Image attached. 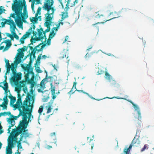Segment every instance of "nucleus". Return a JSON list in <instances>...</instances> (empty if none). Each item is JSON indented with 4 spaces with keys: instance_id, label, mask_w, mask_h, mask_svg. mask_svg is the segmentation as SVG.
Wrapping results in <instances>:
<instances>
[{
    "instance_id": "f257e3e1",
    "label": "nucleus",
    "mask_w": 154,
    "mask_h": 154,
    "mask_svg": "<svg viewBox=\"0 0 154 154\" xmlns=\"http://www.w3.org/2000/svg\"><path fill=\"white\" fill-rule=\"evenodd\" d=\"M12 8L14 13L11 14L10 17L15 18V21L18 26L23 27V22H26L28 17L25 0H14Z\"/></svg>"
},
{
    "instance_id": "f03ea898",
    "label": "nucleus",
    "mask_w": 154,
    "mask_h": 154,
    "mask_svg": "<svg viewBox=\"0 0 154 154\" xmlns=\"http://www.w3.org/2000/svg\"><path fill=\"white\" fill-rule=\"evenodd\" d=\"M18 99L15 105V107L18 110H24L26 109L33 106L35 96L27 93L25 100L22 103L20 94H17Z\"/></svg>"
},
{
    "instance_id": "7ed1b4c3",
    "label": "nucleus",
    "mask_w": 154,
    "mask_h": 154,
    "mask_svg": "<svg viewBox=\"0 0 154 154\" xmlns=\"http://www.w3.org/2000/svg\"><path fill=\"white\" fill-rule=\"evenodd\" d=\"M54 4L53 0H45L42 8L47 11V12L45 15H47L45 18L46 21L45 23L46 27L49 26L52 23L51 21L53 17V14L55 10L54 7L53 6Z\"/></svg>"
},
{
    "instance_id": "20e7f679",
    "label": "nucleus",
    "mask_w": 154,
    "mask_h": 154,
    "mask_svg": "<svg viewBox=\"0 0 154 154\" xmlns=\"http://www.w3.org/2000/svg\"><path fill=\"white\" fill-rule=\"evenodd\" d=\"M33 106H32L23 110L24 116H23L22 120L20 121L21 125L23 128H27L29 122H31V116Z\"/></svg>"
},
{
    "instance_id": "39448f33",
    "label": "nucleus",
    "mask_w": 154,
    "mask_h": 154,
    "mask_svg": "<svg viewBox=\"0 0 154 154\" xmlns=\"http://www.w3.org/2000/svg\"><path fill=\"white\" fill-rule=\"evenodd\" d=\"M20 128H17L15 129H13L12 131L10 134V136L8 139V143L14 146L15 143L17 142V137L21 134V131L18 132Z\"/></svg>"
},
{
    "instance_id": "423d86ee",
    "label": "nucleus",
    "mask_w": 154,
    "mask_h": 154,
    "mask_svg": "<svg viewBox=\"0 0 154 154\" xmlns=\"http://www.w3.org/2000/svg\"><path fill=\"white\" fill-rule=\"evenodd\" d=\"M11 69L13 76L11 78V81L16 83H17L18 81L21 79L22 76V74L20 72H19L18 73H16V68L17 67L15 66V65L14 63H12L11 64Z\"/></svg>"
},
{
    "instance_id": "0eeeda50",
    "label": "nucleus",
    "mask_w": 154,
    "mask_h": 154,
    "mask_svg": "<svg viewBox=\"0 0 154 154\" xmlns=\"http://www.w3.org/2000/svg\"><path fill=\"white\" fill-rule=\"evenodd\" d=\"M45 72L46 73V76L45 78L43 79L41 82L40 84H39L40 87L39 88V92L42 93V95L43 97H49V93L48 91L45 90L43 91V90L45 88V82L47 81V72L45 70Z\"/></svg>"
},
{
    "instance_id": "6e6552de",
    "label": "nucleus",
    "mask_w": 154,
    "mask_h": 154,
    "mask_svg": "<svg viewBox=\"0 0 154 154\" xmlns=\"http://www.w3.org/2000/svg\"><path fill=\"white\" fill-rule=\"evenodd\" d=\"M96 15L95 16V18H99L100 20V22L97 23L95 24H92V26H94L96 24L100 23H104L106 22L107 21L110 20L112 19H114L117 17H113L112 18H111L110 19H107L105 18V17L103 15L99 14H98L97 12L96 13Z\"/></svg>"
},
{
    "instance_id": "1a4fd4ad",
    "label": "nucleus",
    "mask_w": 154,
    "mask_h": 154,
    "mask_svg": "<svg viewBox=\"0 0 154 154\" xmlns=\"http://www.w3.org/2000/svg\"><path fill=\"white\" fill-rule=\"evenodd\" d=\"M44 36H45L44 38L40 41H42V43L39 44V46L42 45L41 48L39 49V51H42L43 48L47 45H49L51 44V40L52 38L49 37V38L47 40V42H46L47 38L46 36L45 35V33H44Z\"/></svg>"
},
{
    "instance_id": "9d476101",
    "label": "nucleus",
    "mask_w": 154,
    "mask_h": 154,
    "mask_svg": "<svg viewBox=\"0 0 154 154\" xmlns=\"http://www.w3.org/2000/svg\"><path fill=\"white\" fill-rule=\"evenodd\" d=\"M114 98H117L118 99H124L126 100H127L128 102H130L131 103L132 105H133V107H134V108L135 109V110L137 111V113L138 115V118H139L140 119H141V112H140V110L139 109V107L136 104L134 103L131 100H127V99L125 98H118L116 97H114L113 98H110V99H112Z\"/></svg>"
},
{
    "instance_id": "9b49d317",
    "label": "nucleus",
    "mask_w": 154,
    "mask_h": 154,
    "mask_svg": "<svg viewBox=\"0 0 154 154\" xmlns=\"http://www.w3.org/2000/svg\"><path fill=\"white\" fill-rule=\"evenodd\" d=\"M50 26L49 25V26L47 27V28L44 31L43 29L42 28L39 29V41H40L42 39L44 38L45 36H44V33H45H45L48 32L50 30Z\"/></svg>"
},
{
    "instance_id": "f8f14e48",
    "label": "nucleus",
    "mask_w": 154,
    "mask_h": 154,
    "mask_svg": "<svg viewBox=\"0 0 154 154\" xmlns=\"http://www.w3.org/2000/svg\"><path fill=\"white\" fill-rule=\"evenodd\" d=\"M29 47V48L30 50H32L31 52L32 54H34L35 52V49L34 48H33L31 46H28L27 47L24 46L23 48H19L18 50L19 52L20 53L19 54H20V55L22 54H21L22 53H23V52L26 51H27Z\"/></svg>"
},
{
    "instance_id": "ddd939ff",
    "label": "nucleus",
    "mask_w": 154,
    "mask_h": 154,
    "mask_svg": "<svg viewBox=\"0 0 154 154\" xmlns=\"http://www.w3.org/2000/svg\"><path fill=\"white\" fill-rule=\"evenodd\" d=\"M32 27H31L29 31L27 32H26V34H25L23 35V36L21 37L20 39V41L21 42V44H23L24 43V39L27 38L29 35L32 33Z\"/></svg>"
},
{
    "instance_id": "4468645a",
    "label": "nucleus",
    "mask_w": 154,
    "mask_h": 154,
    "mask_svg": "<svg viewBox=\"0 0 154 154\" xmlns=\"http://www.w3.org/2000/svg\"><path fill=\"white\" fill-rule=\"evenodd\" d=\"M19 115L17 116H13L11 114V115H10L11 118H7V120H8L9 119H11L13 120L14 121H15L14 120L17 119L20 116L23 117V116H24V113H23V110H19Z\"/></svg>"
},
{
    "instance_id": "2eb2a0df",
    "label": "nucleus",
    "mask_w": 154,
    "mask_h": 154,
    "mask_svg": "<svg viewBox=\"0 0 154 154\" xmlns=\"http://www.w3.org/2000/svg\"><path fill=\"white\" fill-rule=\"evenodd\" d=\"M21 55H19L15 57V60L14 62V64L15 65V66L17 67V65L21 62V58L23 57V53Z\"/></svg>"
},
{
    "instance_id": "dca6fc26",
    "label": "nucleus",
    "mask_w": 154,
    "mask_h": 154,
    "mask_svg": "<svg viewBox=\"0 0 154 154\" xmlns=\"http://www.w3.org/2000/svg\"><path fill=\"white\" fill-rule=\"evenodd\" d=\"M51 91L52 93V98L53 100H54L56 97V93H55V86H53L52 84V83L51 84ZM60 92L59 91H58L57 92L56 94H60Z\"/></svg>"
},
{
    "instance_id": "f3484780",
    "label": "nucleus",
    "mask_w": 154,
    "mask_h": 154,
    "mask_svg": "<svg viewBox=\"0 0 154 154\" xmlns=\"http://www.w3.org/2000/svg\"><path fill=\"white\" fill-rule=\"evenodd\" d=\"M38 8L37 11L36 13L35 14V17H32L31 19V18H30V20L31 22L33 24H34L36 23H37L38 18Z\"/></svg>"
},
{
    "instance_id": "a211bd4d",
    "label": "nucleus",
    "mask_w": 154,
    "mask_h": 154,
    "mask_svg": "<svg viewBox=\"0 0 154 154\" xmlns=\"http://www.w3.org/2000/svg\"><path fill=\"white\" fill-rule=\"evenodd\" d=\"M8 122L11 125L9 127L8 129V133H10L11 131V127L15 125V122L13 120L11 119H9L8 120H7Z\"/></svg>"
},
{
    "instance_id": "6ab92c4d",
    "label": "nucleus",
    "mask_w": 154,
    "mask_h": 154,
    "mask_svg": "<svg viewBox=\"0 0 154 154\" xmlns=\"http://www.w3.org/2000/svg\"><path fill=\"white\" fill-rule=\"evenodd\" d=\"M14 146L8 143V146L7 147L6 149V154H12V148Z\"/></svg>"
},
{
    "instance_id": "aec40b11",
    "label": "nucleus",
    "mask_w": 154,
    "mask_h": 154,
    "mask_svg": "<svg viewBox=\"0 0 154 154\" xmlns=\"http://www.w3.org/2000/svg\"><path fill=\"white\" fill-rule=\"evenodd\" d=\"M4 43L6 44V46L3 50V51L7 50L9 48L11 45V42L10 40H8L6 42H2L1 44Z\"/></svg>"
},
{
    "instance_id": "412c9836",
    "label": "nucleus",
    "mask_w": 154,
    "mask_h": 154,
    "mask_svg": "<svg viewBox=\"0 0 154 154\" xmlns=\"http://www.w3.org/2000/svg\"><path fill=\"white\" fill-rule=\"evenodd\" d=\"M4 20H5L6 24L9 25L10 26V28H11L12 26L14 24H15L14 21L11 19H10L9 20L4 19Z\"/></svg>"
},
{
    "instance_id": "4be33fe9",
    "label": "nucleus",
    "mask_w": 154,
    "mask_h": 154,
    "mask_svg": "<svg viewBox=\"0 0 154 154\" xmlns=\"http://www.w3.org/2000/svg\"><path fill=\"white\" fill-rule=\"evenodd\" d=\"M62 17L61 20V21H63L65 18H67L68 17V11L63 12L62 13Z\"/></svg>"
},
{
    "instance_id": "5701e85b",
    "label": "nucleus",
    "mask_w": 154,
    "mask_h": 154,
    "mask_svg": "<svg viewBox=\"0 0 154 154\" xmlns=\"http://www.w3.org/2000/svg\"><path fill=\"white\" fill-rule=\"evenodd\" d=\"M3 100L4 102L2 103V104L0 105V106L3 107V109H6L7 108V105L8 104V100L3 98Z\"/></svg>"
},
{
    "instance_id": "b1692460",
    "label": "nucleus",
    "mask_w": 154,
    "mask_h": 154,
    "mask_svg": "<svg viewBox=\"0 0 154 154\" xmlns=\"http://www.w3.org/2000/svg\"><path fill=\"white\" fill-rule=\"evenodd\" d=\"M21 122H20V123L18 125V126L17 128H20V130H19V131H18V132H20L21 131V134L22 133V132H26L27 131H28V130H26V128H23L22 126V125H21Z\"/></svg>"
},
{
    "instance_id": "393cba45",
    "label": "nucleus",
    "mask_w": 154,
    "mask_h": 154,
    "mask_svg": "<svg viewBox=\"0 0 154 154\" xmlns=\"http://www.w3.org/2000/svg\"><path fill=\"white\" fill-rule=\"evenodd\" d=\"M0 87L2 88H8V83L6 81H3V82H1L0 83Z\"/></svg>"
},
{
    "instance_id": "a878e982",
    "label": "nucleus",
    "mask_w": 154,
    "mask_h": 154,
    "mask_svg": "<svg viewBox=\"0 0 154 154\" xmlns=\"http://www.w3.org/2000/svg\"><path fill=\"white\" fill-rule=\"evenodd\" d=\"M8 97L10 99L11 103H14L16 101V98L15 97L13 96L11 94H10L8 96Z\"/></svg>"
},
{
    "instance_id": "bb28decb",
    "label": "nucleus",
    "mask_w": 154,
    "mask_h": 154,
    "mask_svg": "<svg viewBox=\"0 0 154 154\" xmlns=\"http://www.w3.org/2000/svg\"><path fill=\"white\" fill-rule=\"evenodd\" d=\"M16 29V28L15 24H14L12 26V27L11 28H10V30L12 35L16 34L15 31V29Z\"/></svg>"
},
{
    "instance_id": "cd10ccee",
    "label": "nucleus",
    "mask_w": 154,
    "mask_h": 154,
    "mask_svg": "<svg viewBox=\"0 0 154 154\" xmlns=\"http://www.w3.org/2000/svg\"><path fill=\"white\" fill-rule=\"evenodd\" d=\"M35 37V38H33L32 37L31 39L30 40V42L31 43L29 45L31 44H32L33 43H35L36 41H38V37H36V36Z\"/></svg>"
},
{
    "instance_id": "c85d7f7f",
    "label": "nucleus",
    "mask_w": 154,
    "mask_h": 154,
    "mask_svg": "<svg viewBox=\"0 0 154 154\" xmlns=\"http://www.w3.org/2000/svg\"><path fill=\"white\" fill-rule=\"evenodd\" d=\"M71 0H68L67 1V3L66 5L65 8H64V10L66 11H68V10L70 8L69 7V5L71 2Z\"/></svg>"
},
{
    "instance_id": "c756f323",
    "label": "nucleus",
    "mask_w": 154,
    "mask_h": 154,
    "mask_svg": "<svg viewBox=\"0 0 154 154\" xmlns=\"http://www.w3.org/2000/svg\"><path fill=\"white\" fill-rule=\"evenodd\" d=\"M76 83L75 82H74L73 85V86L71 90L70 91H69V92H68V94H73L74 93L75 91H74V92H73L72 91V89L74 87L75 88V89H76Z\"/></svg>"
},
{
    "instance_id": "7c9ffc66",
    "label": "nucleus",
    "mask_w": 154,
    "mask_h": 154,
    "mask_svg": "<svg viewBox=\"0 0 154 154\" xmlns=\"http://www.w3.org/2000/svg\"><path fill=\"white\" fill-rule=\"evenodd\" d=\"M75 91H77L79 92H82L83 93L88 95L89 97H90L91 99H95V98L93 97H91L89 94H88V93H86V92H84L83 91V90H77V89H76V90H75Z\"/></svg>"
},
{
    "instance_id": "2f4dec72",
    "label": "nucleus",
    "mask_w": 154,
    "mask_h": 154,
    "mask_svg": "<svg viewBox=\"0 0 154 154\" xmlns=\"http://www.w3.org/2000/svg\"><path fill=\"white\" fill-rule=\"evenodd\" d=\"M3 90H4L5 92V96L4 97V99H8L7 97H8V88H2Z\"/></svg>"
},
{
    "instance_id": "473e14b6",
    "label": "nucleus",
    "mask_w": 154,
    "mask_h": 154,
    "mask_svg": "<svg viewBox=\"0 0 154 154\" xmlns=\"http://www.w3.org/2000/svg\"><path fill=\"white\" fill-rule=\"evenodd\" d=\"M55 35V33L53 30H51V32L50 33L49 37L52 38Z\"/></svg>"
},
{
    "instance_id": "72a5a7b5",
    "label": "nucleus",
    "mask_w": 154,
    "mask_h": 154,
    "mask_svg": "<svg viewBox=\"0 0 154 154\" xmlns=\"http://www.w3.org/2000/svg\"><path fill=\"white\" fill-rule=\"evenodd\" d=\"M8 115H11V112H3L0 113V117L2 116H5Z\"/></svg>"
},
{
    "instance_id": "f704fd0d",
    "label": "nucleus",
    "mask_w": 154,
    "mask_h": 154,
    "mask_svg": "<svg viewBox=\"0 0 154 154\" xmlns=\"http://www.w3.org/2000/svg\"><path fill=\"white\" fill-rule=\"evenodd\" d=\"M35 25L34 24H33L32 25V28L33 29V30H32V33H33V36H36V35L37 34V32H36L34 31V30L35 29Z\"/></svg>"
},
{
    "instance_id": "c9c22d12",
    "label": "nucleus",
    "mask_w": 154,
    "mask_h": 154,
    "mask_svg": "<svg viewBox=\"0 0 154 154\" xmlns=\"http://www.w3.org/2000/svg\"><path fill=\"white\" fill-rule=\"evenodd\" d=\"M105 73L106 78L107 79L110 80L111 79V75L106 71L105 72Z\"/></svg>"
},
{
    "instance_id": "e433bc0d",
    "label": "nucleus",
    "mask_w": 154,
    "mask_h": 154,
    "mask_svg": "<svg viewBox=\"0 0 154 154\" xmlns=\"http://www.w3.org/2000/svg\"><path fill=\"white\" fill-rule=\"evenodd\" d=\"M66 53L63 52L61 54V56L60 57V59H63L66 57Z\"/></svg>"
},
{
    "instance_id": "4c0bfd02",
    "label": "nucleus",
    "mask_w": 154,
    "mask_h": 154,
    "mask_svg": "<svg viewBox=\"0 0 154 154\" xmlns=\"http://www.w3.org/2000/svg\"><path fill=\"white\" fill-rule=\"evenodd\" d=\"M47 57V56L45 55H44L42 56V54L39 55V64L40 63V60L41 59H45Z\"/></svg>"
},
{
    "instance_id": "58836bf2",
    "label": "nucleus",
    "mask_w": 154,
    "mask_h": 154,
    "mask_svg": "<svg viewBox=\"0 0 154 154\" xmlns=\"http://www.w3.org/2000/svg\"><path fill=\"white\" fill-rule=\"evenodd\" d=\"M22 134L25 138L29 137L30 135L29 134L28 132H23Z\"/></svg>"
},
{
    "instance_id": "ea45409f",
    "label": "nucleus",
    "mask_w": 154,
    "mask_h": 154,
    "mask_svg": "<svg viewBox=\"0 0 154 154\" xmlns=\"http://www.w3.org/2000/svg\"><path fill=\"white\" fill-rule=\"evenodd\" d=\"M17 147L18 148V149H21L22 148V147L21 146V143H20V141H18L17 142Z\"/></svg>"
},
{
    "instance_id": "a19ab883",
    "label": "nucleus",
    "mask_w": 154,
    "mask_h": 154,
    "mask_svg": "<svg viewBox=\"0 0 154 154\" xmlns=\"http://www.w3.org/2000/svg\"><path fill=\"white\" fill-rule=\"evenodd\" d=\"M25 71H27L28 72H30V71L29 67L26 66L24 67H23Z\"/></svg>"
},
{
    "instance_id": "79ce46f5",
    "label": "nucleus",
    "mask_w": 154,
    "mask_h": 154,
    "mask_svg": "<svg viewBox=\"0 0 154 154\" xmlns=\"http://www.w3.org/2000/svg\"><path fill=\"white\" fill-rule=\"evenodd\" d=\"M4 7L1 6L0 7V15L2 14L3 12L5 11V9H4Z\"/></svg>"
},
{
    "instance_id": "37998d69",
    "label": "nucleus",
    "mask_w": 154,
    "mask_h": 154,
    "mask_svg": "<svg viewBox=\"0 0 154 154\" xmlns=\"http://www.w3.org/2000/svg\"><path fill=\"white\" fill-rule=\"evenodd\" d=\"M104 71H103L101 69H99L97 72V75H101L103 74L104 73Z\"/></svg>"
},
{
    "instance_id": "c03bdc74",
    "label": "nucleus",
    "mask_w": 154,
    "mask_h": 154,
    "mask_svg": "<svg viewBox=\"0 0 154 154\" xmlns=\"http://www.w3.org/2000/svg\"><path fill=\"white\" fill-rule=\"evenodd\" d=\"M49 98V97H43L42 99V101L43 102H47Z\"/></svg>"
},
{
    "instance_id": "a18cd8bd",
    "label": "nucleus",
    "mask_w": 154,
    "mask_h": 154,
    "mask_svg": "<svg viewBox=\"0 0 154 154\" xmlns=\"http://www.w3.org/2000/svg\"><path fill=\"white\" fill-rule=\"evenodd\" d=\"M6 67V72L5 73H9L10 71V69L11 68V66H7Z\"/></svg>"
},
{
    "instance_id": "49530a36",
    "label": "nucleus",
    "mask_w": 154,
    "mask_h": 154,
    "mask_svg": "<svg viewBox=\"0 0 154 154\" xmlns=\"http://www.w3.org/2000/svg\"><path fill=\"white\" fill-rule=\"evenodd\" d=\"M5 62L6 63L5 66H11L10 65V63H9V61L8 60L5 59Z\"/></svg>"
},
{
    "instance_id": "de8ad7c7",
    "label": "nucleus",
    "mask_w": 154,
    "mask_h": 154,
    "mask_svg": "<svg viewBox=\"0 0 154 154\" xmlns=\"http://www.w3.org/2000/svg\"><path fill=\"white\" fill-rule=\"evenodd\" d=\"M52 109V108L51 107V106H48V108L47 109V113H50V112H51V110Z\"/></svg>"
},
{
    "instance_id": "09e8293b",
    "label": "nucleus",
    "mask_w": 154,
    "mask_h": 154,
    "mask_svg": "<svg viewBox=\"0 0 154 154\" xmlns=\"http://www.w3.org/2000/svg\"><path fill=\"white\" fill-rule=\"evenodd\" d=\"M148 146V145L146 144L145 145L143 146V147L141 149V151L143 152L144 151L146 148L148 149V147H147Z\"/></svg>"
},
{
    "instance_id": "8fccbe9b",
    "label": "nucleus",
    "mask_w": 154,
    "mask_h": 154,
    "mask_svg": "<svg viewBox=\"0 0 154 154\" xmlns=\"http://www.w3.org/2000/svg\"><path fill=\"white\" fill-rule=\"evenodd\" d=\"M91 55L90 54L87 53L86 55L85 56V58L86 59H88V58L90 57Z\"/></svg>"
},
{
    "instance_id": "3c124183",
    "label": "nucleus",
    "mask_w": 154,
    "mask_h": 154,
    "mask_svg": "<svg viewBox=\"0 0 154 154\" xmlns=\"http://www.w3.org/2000/svg\"><path fill=\"white\" fill-rule=\"evenodd\" d=\"M43 107L42 106H41L39 108V113L41 114V113L43 111Z\"/></svg>"
},
{
    "instance_id": "603ef678",
    "label": "nucleus",
    "mask_w": 154,
    "mask_h": 154,
    "mask_svg": "<svg viewBox=\"0 0 154 154\" xmlns=\"http://www.w3.org/2000/svg\"><path fill=\"white\" fill-rule=\"evenodd\" d=\"M16 90L17 91V93L18 94H20L19 92L20 91V88H16Z\"/></svg>"
},
{
    "instance_id": "864d4df0",
    "label": "nucleus",
    "mask_w": 154,
    "mask_h": 154,
    "mask_svg": "<svg viewBox=\"0 0 154 154\" xmlns=\"http://www.w3.org/2000/svg\"><path fill=\"white\" fill-rule=\"evenodd\" d=\"M14 36V37L17 39L18 40L19 39V37L16 34H14L13 35Z\"/></svg>"
},
{
    "instance_id": "5fc2aeb1",
    "label": "nucleus",
    "mask_w": 154,
    "mask_h": 154,
    "mask_svg": "<svg viewBox=\"0 0 154 154\" xmlns=\"http://www.w3.org/2000/svg\"><path fill=\"white\" fill-rule=\"evenodd\" d=\"M69 38V37L68 36H66L65 37V39L64 40L63 43H65L66 42L68 39Z\"/></svg>"
},
{
    "instance_id": "6e6d98bb",
    "label": "nucleus",
    "mask_w": 154,
    "mask_h": 154,
    "mask_svg": "<svg viewBox=\"0 0 154 154\" xmlns=\"http://www.w3.org/2000/svg\"><path fill=\"white\" fill-rule=\"evenodd\" d=\"M58 1L59 2H60V3L61 5H62V8H64V5H63L62 3V0H58Z\"/></svg>"
},
{
    "instance_id": "4d7b16f0",
    "label": "nucleus",
    "mask_w": 154,
    "mask_h": 154,
    "mask_svg": "<svg viewBox=\"0 0 154 154\" xmlns=\"http://www.w3.org/2000/svg\"><path fill=\"white\" fill-rule=\"evenodd\" d=\"M6 24L5 21L4 22H2V23H1V25H2V27H5V24Z\"/></svg>"
},
{
    "instance_id": "13d9d810",
    "label": "nucleus",
    "mask_w": 154,
    "mask_h": 154,
    "mask_svg": "<svg viewBox=\"0 0 154 154\" xmlns=\"http://www.w3.org/2000/svg\"><path fill=\"white\" fill-rule=\"evenodd\" d=\"M31 73V72H29L27 73L26 74V75H25V78L26 79H29V74Z\"/></svg>"
},
{
    "instance_id": "bf43d9fd",
    "label": "nucleus",
    "mask_w": 154,
    "mask_h": 154,
    "mask_svg": "<svg viewBox=\"0 0 154 154\" xmlns=\"http://www.w3.org/2000/svg\"><path fill=\"white\" fill-rule=\"evenodd\" d=\"M23 137V136L21 134L20 136V140L18 141H20V142L22 140Z\"/></svg>"
},
{
    "instance_id": "052dcab7",
    "label": "nucleus",
    "mask_w": 154,
    "mask_h": 154,
    "mask_svg": "<svg viewBox=\"0 0 154 154\" xmlns=\"http://www.w3.org/2000/svg\"><path fill=\"white\" fill-rule=\"evenodd\" d=\"M56 135V134L55 132H53L51 133L50 134V136L51 137H52L53 136H55Z\"/></svg>"
},
{
    "instance_id": "680f3d73",
    "label": "nucleus",
    "mask_w": 154,
    "mask_h": 154,
    "mask_svg": "<svg viewBox=\"0 0 154 154\" xmlns=\"http://www.w3.org/2000/svg\"><path fill=\"white\" fill-rule=\"evenodd\" d=\"M52 30H53L54 31V30H55V31H57L58 30V29L56 27H54L52 28Z\"/></svg>"
},
{
    "instance_id": "e2e57ef3",
    "label": "nucleus",
    "mask_w": 154,
    "mask_h": 154,
    "mask_svg": "<svg viewBox=\"0 0 154 154\" xmlns=\"http://www.w3.org/2000/svg\"><path fill=\"white\" fill-rule=\"evenodd\" d=\"M4 77L5 78V80L4 81H5V82L6 81V80L7 79V74L5 73Z\"/></svg>"
},
{
    "instance_id": "0e129e2a",
    "label": "nucleus",
    "mask_w": 154,
    "mask_h": 154,
    "mask_svg": "<svg viewBox=\"0 0 154 154\" xmlns=\"http://www.w3.org/2000/svg\"><path fill=\"white\" fill-rule=\"evenodd\" d=\"M6 34L7 36L9 37H10L12 35L11 34H10L8 33H6Z\"/></svg>"
},
{
    "instance_id": "69168bd1",
    "label": "nucleus",
    "mask_w": 154,
    "mask_h": 154,
    "mask_svg": "<svg viewBox=\"0 0 154 154\" xmlns=\"http://www.w3.org/2000/svg\"><path fill=\"white\" fill-rule=\"evenodd\" d=\"M69 58V57H68V56H67L66 57V59H67V63H69V59H68Z\"/></svg>"
},
{
    "instance_id": "338daca9",
    "label": "nucleus",
    "mask_w": 154,
    "mask_h": 154,
    "mask_svg": "<svg viewBox=\"0 0 154 154\" xmlns=\"http://www.w3.org/2000/svg\"><path fill=\"white\" fill-rule=\"evenodd\" d=\"M52 148V146H51L47 145V148L49 149Z\"/></svg>"
},
{
    "instance_id": "774afa93",
    "label": "nucleus",
    "mask_w": 154,
    "mask_h": 154,
    "mask_svg": "<svg viewBox=\"0 0 154 154\" xmlns=\"http://www.w3.org/2000/svg\"><path fill=\"white\" fill-rule=\"evenodd\" d=\"M20 153L19 152L18 149H17V152H15V154H20Z\"/></svg>"
}]
</instances>
